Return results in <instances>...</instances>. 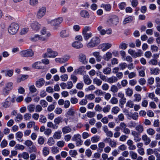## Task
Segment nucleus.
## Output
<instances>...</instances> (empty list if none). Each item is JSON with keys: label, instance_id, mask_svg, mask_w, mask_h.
<instances>
[{"label": "nucleus", "instance_id": "28", "mask_svg": "<svg viewBox=\"0 0 160 160\" xmlns=\"http://www.w3.org/2000/svg\"><path fill=\"white\" fill-rule=\"evenodd\" d=\"M62 133V132L61 131L55 132L53 135V138L54 139H60L61 138Z\"/></svg>", "mask_w": 160, "mask_h": 160}, {"label": "nucleus", "instance_id": "4", "mask_svg": "<svg viewBox=\"0 0 160 160\" xmlns=\"http://www.w3.org/2000/svg\"><path fill=\"white\" fill-rule=\"evenodd\" d=\"M118 22V18L116 15L111 16L110 18L107 21V24L110 26L112 25H116Z\"/></svg>", "mask_w": 160, "mask_h": 160}, {"label": "nucleus", "instance_id": "62", "mask_svg": "<svg viewBox=\"0 0 160 160\" xmlns=\"http://www.w3.org/2000/svg\"><path fill=\"white\" fill-rule=\"evenodd\" d=\"M126 94L129 96H131L132 94V91L130 88H128L126 90Z\"/></svg>", "mask_w": 160, "mask_h": 160}, {"label": "nucleus", "instance_id": "1", "mask_svg": "<svg viewBox=\"0 0 160 160\" xmlns=\"http://www.w3.org/2000/svg\"><path fill=\"white\" fill-rule=\"evenodd\" d=\"M100 39L98 37H92L87 44V47L88 48H93L97 46L100 43Z\"/></svg>", "mask_w": 160, "mask_h": 160}, {"label": "nucleus", "instance_id": "12", "mask_svg": "<svg viewBox=\"0 0 160 160\" xmlns=\"http://www.w3.org/2000/svg\"><path fill=\"white\" fill-rule=\"evenodd\" d=\"M111 47V45L108 43H104L100 44L99 48L102 49L103 51H105L109 48Z\"/></svg>", "mask_w": 160, "mask_h": 160}, {"label": "nucleus", "instance_id": "44", "mask_svg": "<svg viewBox=\"0 0 160 160\" xmlns=\"http://www.w3.org/2000/svg\"><path fill=\"white\" fill-rule=\"evenodd\" d=\"M5 87L10 91L13 88V83L11 82L7 83Z\"/></svg>", "mask_w": 160, "mask_h": 160}, {"label": "nucleus", "instance_id": "59", "mask_svg": "<svg viewBox=\"0 0 160 160\" xmlns=\"http://www.w3.org/2000/svg\"><path fill=\"white\" fill-rule=\"evenodd\" d=\"M147 133L150 135H153L155 133V131L152 128H149L147 130Z\"/></svg>", "mask_w": 160, "mask_h": 160}, {"label": "nucleus", "instance_id": "48", "mask_svg": "<svg viewBox=\"0 0 160 160\" xmlns=\"http://www.w3.org/2000/svg\"><path fill=\"white\" fill-rule=\"evenodd\" d=\"M148 62L150 64L153 65H156L157 64H158V62L157 60L154 58L151 59Z\"/></svg>", "mask_w": 160, "mask_h": 160}, {"label": "nucleus", "instance_id": "24", "mask_svg": "<svg viewBox=\"0 0 160 160\" xmlns=\"http://www.w3.org/2000/svg\"><path fill=\"white\" fill-rule=\"evenodd\" d=\"M93 55L95 57L98 62H100L102 59L101 56L100 55V53L98 52H95L93 53Z\"/></svg>", "mask_w": 160, "mask_h": 160}, {"label": "nucleus", "instance_id": "5", "mask_svg": "<svg viewBox=\"0 0 160 160\" xmlns=\"http://www.w3.org/2000/svg\"><path fill=\"white\" fill-rule=\"evenodd\" d=\"M46 11V8L45 7H42L40 8L37 13V18L38 19L41 18L45 15Z\"/></svg>", "mask_w": 160, "mask_h": 160}, {"label": "nucleus", "instance_id": "46", "mask_svg": "<svg viewBox=\"0 0 160 160\" xmlns=\"http://www.w3.org/2000/svg\"><path fill=\"white\" fill-rule=\"evenodd\" d=\"M85 98L87 99H88L91 100L95 98V95L93 94H90L86 95Z\"/></svg>", "mask_w": 160, "mask_h": 160}, {"label": "nucleus", "instance_id": "37", "mask_svg": "<svg viewBox=\"0 0 160 160\" xmlns=\"http://www.w3.org/2000/svg\"><path fill=\"white\" fill-rule=\"evenodd\" d=\"M81 139V136L79 134L74 135L72 138V140L77 142Z\"/></svg>", "mask_w": 160, "mask_h": 160}, {"label": "nucleus", "instance_id": "9", "mask_svg": "<svg viewBox=\"0 0 160 160\" xmlns=\"http://www.w3.org/2000/svg\"><path fill=\"white\" fill-rule=\"evenodd\" d=\"M31 26L33 30L37 31L41 28V25L37 22L35 21L31 24Z\"/></svg>", "mask_w": 160, "mask_h": 160}, {"label": "nucleus", "instance_id": "60", "mask_svg": "<svg viewBox=\"0 0 160 160\" xmlns=\"http://www.w3.org/2000/svg\"><path fill=\"white\" fill-rule=\"evenodd\" d=\"M119 66L120 67V69L122 70L124 69L127 67V65L125 62L121 63L119 64Z\"/></svg>", "mask_w": 160, "mask_h": 160}, {"label": "nucleus", "instance_id": "13", "mask_svg": "<svg viewBox=\"0 0 160 160\" xmlns=\"http://www.w3.org/2000/svg\"><path fill=\"white\" fill-rule=\"evenodd\" d=\"M85 69L84 66H81L75 70L74 72L76 74H79L81 75H83Z\"/></svg>", "mask_w": 160, "mask_h": 160}, {"label": "nucleus", "instance_id": "25", "mask_svg": "<svg viewBox=\"0 0 160 160\" xmlns=\"http://www.w3.org/2000/svg\"><path fill=\"white\" fill-rule=\"evenodd\" d=\"M112 56V53L109 52H108L106 53L105 55L103 56V59L106 61H108L111 59Z\"/></svg>", "mask_w": 160, "mask_h": 160}, {"label": "nucleus", "instance_id": "51", "mask_svg": "<svg viewBox=\"0 0 160 160\" xmlns=\"http://www.w3.org/2000/svg\"><path fill=\"white\" fill-rule=\"evenodd\" d=\"M103 7L104 8V9L106 11H109L111 10V6L110 4H105L104 5H103Z\"/></svg>", "mask_w": 160, "mask_h": 160}, {"label": "nucleus", "instance_id": "7", "mask_svg": "<svg viewBox=\"0 0 160 160\" xmlns=\"http://www.w3.org/2000/svg\"><path fill=\"white\" fill-rule=\"evenodd\" d=\"M128 53L130 54L132 57L135 58L137 57L141 56L142 53L141 50H139L137 52H136L135 51L131 49H129L128 50Z\"/></svg>", "mask_w": 160, "mask_h": 160}, {"label": "nucleus", "instance_id": "36", "mask_svg": "<svg viewBox=\"0 0 160 160\" xmlns=\"http://www.w3.org/2000/svg\"><path fill=\"white\" fill-rule=\"evenodd\" d=\"M135 129L138 132V133H141L143 131V127L142 125H138L135 127Z\"/></svg>", "mask_w": 160, "mask_h": 160}, {"label": "nucleus", "instance_id": "41", "mask_svg": "<svg viewBox=\"0 0 160 160\" xmlns=\"http://www.w3.org/2000/svg\"><path fill=\"white\" fill-rule=\"evenodd\" d=\"M69 154L72 157H75L78 154L77 151L75 150H72L69 151Z\"/></svg>", "mask_w": 160, "mask_h": 160}, {"label": "nucleus", "instance_id": "52", "mask_svg": "<svg viewBox=\"0 0 160 160\" xmlns=\"http://www.w3.org/2000/svg\"><path fill=\"white\" fill-rule=\"evenodd\" d=\"M40 104L41 105V106L43 107H46L48 105V103L44 100H42L40 102Z\"/></svg>", "mask_w": 160, "mask_h": 160}, {"label": "nucleus", "instance_id": "56", "mask_svg": "<svg viewBox=\"0 0 160 160\" xmlns=\"http://www.w3.org/2000/svg\"><path fill=\"white\" fill-rule=\"evenodd\" d=\"M40 122L43 123H45L47 122L46 118L43 115H41L40 116Z\"/></svg>", "mask_w": 160, "mask_h": 160}, {"label": "nucleus", "instance_id": "22", "mask_svg": "<svg viewBox=\"0 0 160 160\" xmlns=\"http://www.w3.org/2000/svg\"><path fill=\"white\" fill-rule=\"evenodd\" d=\"M134 19L133 17L132 16H129L128 17L125 18L123 22V24H126L129 23Z\"/></svg>", "mask_w": 160, "mask_h": 160}, {"label": "nucleus", "instance_id": "16", "mask_svg": "<svg viewBox=\"0 0 160 160\" xmlns=\"http://www.w3.org/2000/svg\"><path fill=\"white\" fill-rule=\"evenodd\" d=\"M46 38L44 37L40 36L39 35H35L33 37L31 38V40L33 41H36L38 40H41L42 41H44L46 40Z\"/></svg>", "mask_w": 160, "mask_h": 160}, {"label": "nucleus", "instance_id": "32", "mask_svg": "<svg viewBox=\"0 0 160 160\" xmlns=\"http://www.w3.org/2000/svg\"><path fill=\"white\" fill-rule=\"evenodd\" d=\"M84 39L88 40L92 36V33L91 32L82 34Z\"/></svg>", "mask_w": 160, "mask_h": 160}, {"label": "nucleus", "instance_id": "34", "mask_svg": "<svg viewBox=\"0 0 160 160\" xmlns=\"http://www.w3.org/2000/svg\"><path fill=\"white\" fill-rule=\"evenodd\" d=\"M74 110L72 108H70L67 112V115L68 117L72 116L75 114Z\"/></svg>", "mask_w": 160, "mask_h": 160}, {"label": "nucleus", "instance_id": "10", "mask_svg": "<svg viewBox=\"0 0 160 160\" xmlns=\"http://www.w3.org/2000/svg\"><path fill=\"white\" fill-rule=\"evenodd\" d=\"M69 56H65L62 58H58L55 59V61L57 62L62 63L68 61L69 59Z\"/></svg>", "mask_w": 160, "mask_h": 160}, {"label": "nucleus", "instance_id": "49", "mask_svg": "<svg viewBox=\"0 0 160 160\" xmlns=\"http://www.w3.org/2000/svg\"><path fill=\"white\" fill-rule=\"evenodd\" d=\"M15 148L16 150H22L25 148V147L23 145L17 144L15 146Z\"/></svg>", "mask_w": 160, "mask_h": 160}, {"label": "nucleus", "instance_id": "19", "mask_svg": "<svg viewBox=\"0 0 160 160\" xmlns=\"http://www.w3.org/2000/svg\"><path fill=\"white\" fill-rule=\"evenodd\" d=\"M3 107L5 108L8 107L11 104L10 97H9L5 100L4 102L2 103Z\"/></svg>", "mask_w": 160, "mask_h": 160}, {"label": "nucleus", "instance_id": "18", "mask_svg": "<svg viewBox=\"0 0 160 160\" xmlns=\"http://www.w3.org/2000/svg\"><path fill=\"white\" fill-rule=\"evenodd\" d=\"M83 80L85 84L89 85L92 82V80L88 75H85L83 77Z\"/></svg>", "mask_w": 160, "mask_h": 160}, {"label": "nucleus", "instance_id": "21", "mask_svg": "<svg viewBox=\"0 0 160 160\" xmlns=\"http://www.w3.org/2000/svg\"><path fill=\"white\" fill-rule=\"evenodd\" d=\"M142 140L144 141V143L146 145H148L149 143L151 141L150 139L148 137L147 135L145 134L142 136Z\"/></svg>", "mask_w": 160, "mask_h": 160}, {"label": "nucleus", "instance_id": "45", "mask_svg": "<svg viewBox=\"0 0 160 160\" xmlns=\"http://www.w3.org/2000/svg\"><path fill=\"white\" fill-rule=\"evenodd\" d=\"M22 119V115L20 113L17 114L15 120L16 122H19Z\"/></svg>", "mask_w": 160, "mask_h": 160}, {"label": "nucleus", "instance_id": "42", "mask_svg": "<svg viewBox=\"0 0 160 160\" xmlns=\"http://www.w3.org/2000/svg\"><path fill=\"white\" fill-rule=\"evenodd\" d=\"M55 142V141L53 138L50 137L48 138L47 143L49 146H51L54 144Z\"/></svg>", "mask_w": 160, "mask_h": 160}, {"label": "nucleus", "instance_id": "20", "mask_svg": "<svg viewBox=\"0 0 160 160\" xmlns=\"http://www.w3.org/2000/svg\"><path fill=\"white\" fill-rule=\"evenodd\" d=\"M160 69L158 68H154L150 69V73L151 74H153L155 75H157L160 73Z\"/></svg>", "mask_w": 160, "mask_h": 160}, {"label": "nucleus", "instance_id": "64", "mask_svg": "<svg viewBox=\"0 0 160 160\" xmlns=\"http://www.w3.org/2000/svg\"><path fill=\"white\" fill-rule=\"evenodd\" d=\"M60 78L62 81H66L68 79V77L67 74H64L61 76Z\"/></svg>", "mask_w": 160, "mask_h": 160}, {"label": "nucleus", "instance_id": "43", "mask_svg": "<svg viewBox=\"0 0 160 160\" xmlns=\"http://www.w3.org/2000/svg\"><path fill=\"white\" fill-rule=\"evenodd\" d=\"M102 72L104 74L108 75L110 74L111 73V69L109 67H107L104 69Z\"/></svg>", "mask_w": 160, "mask_h": 160}, {"label": "nucleus", "instance_id": "6", "mask_svg": "<svg viewBox=\"0 0 160 160\" xmlns=\"http://www.w3.org/2000/svg\"><path fill=\"white\" fill-rule=\"evenodd\" d=\"M63 20L62 18H58L55 19L48 21V23L52 26H57L60 24L62 22Z\"/></svg>", "mask_w": 160, "mask_h": 160}, {"label": "nucleus", "instance_id": "50", "mask_svg": "<svg viewBox=\"0 0 160 160\" xmlns=\"http://www.w3.org/2000/svg\"><path fill=\"white\" fill-rule=\"evenodd\" d=\"M118 87L114 85H112L111 88V91L115 93L118 92Z\"/></svg>", "mask_w": 160, "mask_h": 160}, {"label": "nucleus", "instance_id": "38", "mask_svg": "<svg viewBox=\"0 0 160 160\" xmlns=\"http://www.w3.org/2000/svg\"><path fill=\"white\" fill-rule=\"evenodd\" d=\"M129 154L130 156L131 157L132 159H136L137 158L138 155L136 152L132 151H130Z\"/></svg>", "mask_w": 160, "mask_h": 160}, {"label": "nucleus", "instance_id": "58", "mask_svg": "<svg viewBox=\"0 0 160 160\" xmlns=\"http://www.w3.org/2000/svg\"><path fill=\"white\" fill-rule=\"evenodd\" d=\"M22 158L25 159H28L29 158V155L28 152H23L22 154Z\"/></svg>", "mask_w": 160, "mask_h": 160}, {"label": "nucleus", "instance_id": "27", "mask_svg": "<svg viewBox=\"0 0 160 160\" xmlns=\"http://www.w3.org/2000/svg\"><path fill=\"white\" fill-rule=\"evenodd\" d=\"M41 63V62H36L32 65V67L37 69H41L42 68V67L40 65Z\"/></svg>", "mask_w": 160, "mask_h": 160}, {"label": "nucleus", "instance_id": "23", "mask_svg": "<svg viewBox=\"0 0 160 160\" xmlns=\"http://www.w3.org/2000/svg\"><path fill=\"white\" fill-rule=\"evenodd\" d=\"M118 78L116 77L112 76L107 78V82L111 83L116 82L118 81Z\"/></svg>", "mask_w": 160, "mask_h": 160}, {"label": "nucleus", "instance_id": "2", "mask_svg": "<svg viewBox=\"0 0 160 160\" xmlns=\"http://www.w3.org/2000/svg\"><path fill=\"white\" fill-rule=\"evenodd\" d=\"M19 28V26L18 23L13 22L11 23L8 28V32L11 34H15Z\"/></svg>", "mask_w": 160, "mask_h": 160}, {"label": "nucleus", "instance_id": "33", "mask_svg": "<svg viewBox=\"0 0 160 160\" xmlns=\"http://www.w3.org/2000/svg\"><path fill=\"white\" fill-rule=\"evenodd\" d=\"M47 126L49 128H51L54 129H57L58 126L56 124H53L52 122H49L47 123Z\"/></svg>", "mask_w": 160, "mask_h": 160}, {"label": "nucleus", "instance_id": "47", "mask_svg": "<svg viewBox=\"0 0 160 160\" xmlns=\"http://www.w3.org/2000/svg\"><path fill=\"white\" fill-rule=\"evenodd\" d=\"M111 109V106L110 105H107L106 107L102 109V111L104 113L108 112H109Z\"/></svg>", "mask_w": 160, "mask_h": 160}, {"label": "nucleus", "instance_id": "57", "mask_svg": "<svg viewBox=\"0 0 160 160\" xmlns=\"http://www.w3.org/2000/svg\"><path fill=\"white\" fill-rule=\"evenodd\" d=\"M8 145V142L5 139L3 140L0 144L1 147L2 148H4L6 147Z\"/></svg>", "mask_w": 160, "mask_h": 160}, {"label": "nucleus", "instance_id": "63", "mask_svg": "<svg viewBox=\"0 0 160 160\" xmlns=\"http://www.w3.org/2000/svg\"><path fill=\"white\" fill-rule=\"evenodd\" d=\"M65 144V142L63 141H60L57 142V145L59 147H63Z\"/></svg>", "mask_w": 160, "mask_h": 160}, {"label": "nucleus", "instance_id": "17", "mask_svg": "<svg viewBox=\"0 0 160 160\" xmlns=\"http://www.w3.org/2000/svg\"><path fill=\"white\" fill-rule=\"evenodd\" d=\"M45 81L44 79L42 78H41L36 81V85L37 87L40 88L43 85Z\"/></svg>", "mask_w": 160, "mask_h": 160}, {"label": "nucleus", "instance_id": "35", "mask_svg": "<svg viewBox=\"0 0 160 160\" xmlns=\"http://www.w3.org/2000/svg\"><path fill=\"white\" fill-rule=\"evenodd\" d=\"M14 71L12 69L7 70L5 76L6 77L8 76L9 77H11L13 74Z\"/></svg>", "mask_w": 160, "mask_h": 160}, {"label": "nucleus", "instance_id": "61", "mask_svg": "<svg viewBox=\"0 0 160 160\" xmlns=\"http://www.w3.org/2000/svg\"><path fill=\"white\" fill-rule=\"evenodd\" d=\"M28 109L30 112L34 111L35 109V106L33 104H31L28 107Z\"/></svg>", "mask_w": 160, "mask_h": 160}, {"label": "nucleus", "instance_id": "31", "mask_svg": "<svg viewBox=\"0 0 160 160\" xmlns=\"http://www.w3.org/2000/svg\"><path fill=\"white\" fill-rule=\"evenodd\" d=\"M62 130L64 134H66L71 132L72 129L69 127L66 126L62 128Z\"/></svg>", "mask_w": 160, "mask_h": 160}, {"label": "nucleus", "instance_id": "11", "mask_svg": "<svg viewBox=\"0 0 160 160\" xmlns=\"http://www.w3.org/2000/svg\"><path fill=\"white\" fill-rule=\"evenodd\" d=\"M78 59L79 61L83 64H86L88 62V60L86 59V56L82 53H80L79 55Z\"/></svg>", "mask_w": 160, "mask_h": 160}, {"label": "nucleus", "instance_id": "39", "mask_svg": "<svg viewBox=\"0 0 160 160\" xmlns=\"http://www.w3.org/2000/svg\"><path fill=\"white\" fill-rule=\"evenodd\" d=\"M62 118L61 117H58V118H56L54 119V122L55 123L54 124H56L57 125H58L61 122H62Z\"/></svg>", "mask_w": 160, "mask_h": 160}, {"label": "nucleus", "instance_id": "30", "mask_svg": "<svg viewBox=\"0 0 160 160\" xmlns=\"http://www.w3.org/2000/svg\"><path fill=\"white\" fill-rule=\"evenodd\" d=\"M93 83L94 84H96L98 86H100L102 83V80L96 77L94 78L93 80Z\"/></svg>", "mask_w": 160, "mask_h": 160}, {"label": "nucleus", "instance_id": "55", "mask_svg": "<svg viewBox=\"0 0 160 160\" xmlns=\"http://www.w3.org/2000/svg\"><path fill=\"white\" fill-rule=\"evenodd\" d=\"M99 140V137L95 136L91 138V141L93 143L96 142Z\"/></svg>", "mask_w": 160, "mask_h": 160}, {"label": "nucleus", "instance_id": "29", "mask_svg": "<svg viewBox=\"0 0 160 160\" xmlns=\"http://www.w3.org/2000/svg\"><path fill=\"white\" fill-rule=\"evenodd\" d=\"M80 15L82 17L88 18L89 17V15L88 11L86 10H82L80 12Z\"/></svg>", "mask_w": 160, "mask_h": 160}, {"label": "nucleus", "instance_id": "40", "mask_svg": "<svg viewBox=\"0 0 160 160\" xmlns=\"http://www.w3.org/2000/svg\"><path fill=\"white\" fill-rule=\"evenodd\" d=\"M42 152L43 155L45 156L48 155L49 153V148L47 147H44L43 148Z\"/></svg>", "mask_w": 160, "mask_h": 160}, {"label": "nucleus", "instance_id": "26", "mask_svg": "<svg viewBox=\"0 0 160 160\" xmlns=\"http://www.w3.org/2000/svg\"><path fill=\"white\" fill-rule=\"evenodd\" d=\"M29 76L28 75H22L20 78H17V82H20L22 81H23L28 78Z\"/></svg>", "mask_w": 160, "mask_h": 160}, {"label": "nucleus", "instance_id": "53", "mask_svg": "<svg viewBox=\"0 0 160 160\" xmlns=\"http://www.w3.org/2000/svg\"><path fill=\"white\" fill-rule=\"evenodd\" d=\"M130 118H132L134 120H137L138 118V113L136 112L133 114L131 113Z\"/></svg>", "mask_w": 160, "mask_h": 160}, {"label": "nucleus", "instance_id": "8", "mask_svg": "<svg viewBox=\"0 0 160 160\" xmlns=\"http://www.w3.org/2000/svg\"><path fill=\"white\" fill-rule=\"evenodd\" d=\"M20 54L22 57H27L32 56L34 53L32 50L29 49L22 51L21 52Z\"/></svg>", "mask_w": 160, "mask_h": 160}, {"label": "nucleus", "instance_id": "15", "mask_svg": "<svg viewBox=\"0 0 160 160\" xmlns=\"http://www.w3.org/2000/svg\"><path fill=\"white\" fill-rule=\"evenodd\" d=\"M72 45V47L77 49L82 48L83 47V45L82 43L78 41L73 42Z\"/></svg>", "mask_w": 160, "mask_h": 160}, {"label": "nucleus", "instance_id": "14", "mask_svg": "<svg viewBox=\"0 0 160 160\" xmlns=\"http://www.w3.org/2000/svg\"><path fill=\"white\" fill-rule=\"evenodd\" d=\"M60 36L61 38H65L68 37L69 36V30H63L60 32Z\"/></svg>", "mask_w": 160, "mask_h": 160}, {"label": "nucleus", "instance_id": "3", "mask_svg": "<svg viewBox=\"0 0 160 160\" xmlns=\"http://www.w3.org/2000/svg\"><path fill=\"white\" fill-rule=\"evenodd\" d=\"M47 51V52L43 55V57L44 58L46 57L54 58L58 55L57 52L53 51L50 48H48Z\"/></svg>", "mask_w": 160, "mask_h": 160}, {"label": "nucleus", "instance_id": "54", "mask_svg": "<svg viewBox=\"0 0 160 160\" xmlns=\"http://www.w3.org/2000/svg\"><path fill=\"white\" fill-rule=\"evenodd\" d=\"M119 108L118 107H115L112 109V112L115 114H117L119 111Z\"/></svg>", "mask_w": 160, "mask_h": 160}]
</instances>
